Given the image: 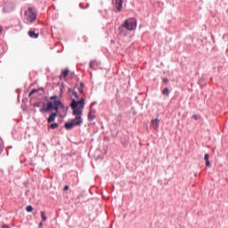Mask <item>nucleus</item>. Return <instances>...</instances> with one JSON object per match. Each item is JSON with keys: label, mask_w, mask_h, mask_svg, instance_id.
I'll return each mask as SVG.
<instances>
[{"label": "nucleus", "mask_w": 228, "mask_h": 228, "mask_svg": "<svg viewBox=\"0 0 228 228\" xmlns=\"http://www.w3.org/2000/svg\"><path fill=\"white\" fill-rule=\"evenodd\" d=\"M192 118H194V120H198L199 117L197 115H193Z\"/></svg>", "instance_id": "nucleus-24"}, {"label": "nucleus", "mask_w": 228, "mask_h": 228, "mask_svg": "<svg viewBox=\"0 0 228 228\" xmlns=\"http://www.w3.org/2000/svg\"><path fill=\"white\" fill-rule=\"evenodd\" d=\"M83 86H85L84 85H83V83H81L80 84V87H78V92H79V94H82V97H81V99H83V97H86V96L85 95V91H83Z\"/></svg>", "instance_id": "nucleus-11"}, {"label": "nucleus", "mask_w": 228, "mask_h": 228, "mask_svg": "<svg viewBox=\"0 0 228 228\" xmlns=\"http://www.w3.org/2000/svg\"><path fill=\"white\" fill-rule=\"evenodd\" d=\"M95 118V110H91L88 114V120H94Z\"/></svg>", "instance_id": "nucleus-8"}, {"label": "nucleus", "mask_w": 228, "mask_h": 228, "mask_svg": "<svg viewBox=\"0 0 228 228\" xmlns=\"http://www.w3.org/2000/svg\"><path fill=\"white\" fill-rule=\"evenodd\" d=\"M204 159H205V161H209V154H205V156H204Z\"/></svg>", "instance_id": "nucleus-20"}, {"label": "nucleus", "mask_w": 228, "mask_h": 228, "mask_svg": "<svg viewBox=\"0 0 228 228\" xmlns=\"http://www.w3.org/2000/svg\"><path fill=\"white\" fill-rule=\"evenodd\" d=\"M123 26H125L127 31H134V29H136V20L134 18L127 19L125 20Z\"/></svg>", "instance_id": "nucleus-4"}, {"label": "nucleus", "mask_w": 228, "mask_h": 228, "mask_svg": "<svg viewBox=\"0 0 228 228\" xmlns=\"http://www.w3.org/2000/svg\"><path fill=\"white\" fill-rule=\"evenodd\" d=\"M206 167H211V162H209V160H206Z\"/></svg>", "instance_id": "nucleus-22"}, {"label": "nucleus", "mask_w": 228, "mask_h": 228, "mask_svg": "<svg viewBox=\"0 0 228 228\" xmlns=\"http://www.w3.org/2000/svg\"><path fill=\"white\" fill-rule=\"evenodd\" d=\"M34 108H40V106H42V102H37L36 103L33 104Z\"/></svg>", "instance_id": "nucleus-16"}, {"label": "nucleus", "mask_w": 228, "mask_h": 228, "mask_svg": "<svg viewBox=\"0 0 228 228\" xmlns=\"http://www.w3.org/2000/svg\"><path fill=\"white\" fill-rule=\"evenodd\" d=\"M67 76H69V69H64V70L61 72V76H60V78H61H61L65 79V77H67Z\"/></svg>", "instance_id": "nucleus-10"}, {"label": "nucleus", "mask_w": 228, "mask_h": 228, "mask_svg": "<svg viewBox=\"0 0 228 228\" xmlns=\"http://www.w3.org/2000/svg\"><path fill=\"white\" fill-rule=\"evenodd\" d=\"M3 33V27L0 26V35Z\"/></svg>", "instance_id": "nucleus-27"}, {"label": "nucleus", "mask_w": 228, "mask_h": 228, "mask_svg": "<svg viewBox=\"0 0 228 228\" xmlns=\"http://www.w3.org/2000/svg\"><path fill=\"white\" fill-rule=\"evenodd\" d=\"M94 66H95V61H92L89 63L90 69H94Z\"/></svg>", "instance_id": "nucleus-19"}, {"label": "nucleus", "mask_w": 228, "mask_h": 228, "mask_svg": "<svg viewBox=\"0 0 228 228\" xmlns=\"http://www.w3.org/2000/svg\"><path fill=\"white\" fill-rule=\"evenodd\" d=\"M3 152V142L0 141V153Z\"/></svg>", "instance_id": "nucleus-21"}, {"label": "nucleus", "mask_w": 228, "mask_h": 228, "mask_svg": "<svg viewBox=\"0 0 228 228\" xmlns=\"http://www.w3.org/2000/svg\"><path fill=\"white\" fill-rule=\"evenodd\" d=\"M37 92H38V89H33V90L29 93L28 96L31 97V95H33V94H37Z\"/></svg>", "instance_id": "nucleus-17"}, {"label": "nucleus", "mask_w": 228, "mask_h": 228, "mask_svg": "<svg viewBox=\"0 0 228 228\" xmlns=\"http://www.w3.org/2000/svg\"><path fill=\"white\" fill-rule=\"evenodd\" d=\"M67 190H69V185L64 186V191H67Z\"/></svg>", "instance_id": "nucleus-25"}, {"label": "nucleus", "mask_w": 228, "mask_h": 228, "mask_svg": "<svg viewBox=\"0 0 228 228\" xmlns=\"http://www.w3.org/2000/svg\"><path fill=\"white\" fill-rule=\"evenodd\" d=\"M50 101L47 102L46 108H42L39 110L41 113H45L47 111H51V110H54V113H52L47 122L48 124H51L52 122H54L56 117H63V115L60 114V111H65V106H63V103H61V100L57 95H53L50 97Z\"/></svg>", "instance_id": "nucleus-2"}, {"label": "nucleus", "mask_w": 228, "mask_h": 228, "mask_svg": "<svg viewBox=\"0 0 228 228\" xmlns=\"http://www.w3.org/2000/svg\"><path fill=\"white\" fill-rule=\"evenodd\" d=\"M162 94H163V95H170V91H168V88L167 87H166V88H164V90L162 91Z\"/></svg>", "instance_id": "nucleus-12"}, {"label": "nucleus", "mask_w": 228, "mask_h": 228, "mask_svg": "<svg viewBox=\"0 0 228 228\" xmlns=\"http://www.w3.org/2000/svg\"><path fill=\"white\" fill-rule=\"evenodd\" d=\"M163 83H168V79L167 78H164L163 79Z\"/></svg>", "instance_id": "nucleus-26"}, {"label": "nucleus", "mask_w": 228, "mask_h": 228, "mask_svg": "<svg viewBox=\"0 0 228 228\" xmlns=\"http://www.w3.org/2000/svg\"><path fill=\"white\" fill-rule=\"evenodd\" d=\"M122 0H113L114 8L117 10V12H122Z\"/></svg>", "instance_id": "nucleus-5"}, {"label": "nucleus", "mask_w": 228, "mask_h": 228, "mask_svg": "<svg viewBox=\"0 0 228 228\" xmlns=\"http://www.w3.org/2000/svg\"><path fill=\"white\" fill-rule=\"evenodd\" d=\"M24 19L27 22H29V24H33V22L37 20V11H35L33 7H28L27 11H25Z\"/></svg>", "instance_id": "nucleus-3"}, {"label": "nucleus", "mask_w": 228, "mask_h": 228, "mask_svg": "<svg viewBox=\"0 0 228 228\" xmlns=\"http://www.w3.org/2000/svg\"><path fill=\"white\" fill-rule=\"evenodd\" d=\"M41 218L43 222H45L47 220V216H45V212L41 211Z\"/></svg>", "instance_id": "nucleus-13"}, {"label": "nucleus", "mask_w": 228, "mask_h": 228, "mask_svg": "<svg viewBox=\"0 0 228 228\" xmlns=\"http://www.w3.org/2000/svg\"><path fill=\"white\" fill-rule=\"evenodd\" d=\"M51 129H58V123H53L50 125Z\"/></svg>", "instance_id": "nucleus-14"}, {"label": "nucleus", "mask_w": 228, "mask_h": 228, "mask_svg": "<svg viewBox=\"0 0 228 228\" xmlns=\"http://www.w3.org/2000/svg\"><path fill=\"white\" fill-rule=\"evenodd\" d=\"M2 228H12L8 224H3Z\"/></svg>", "instance_id": "nucleus-23"}, {"label": "nucleus", "mask_w": 228, "mask_h": 228, "mask_svg": "<svg viewBox=\"0 0 228 228\" xmlns=\"http://www.w3.org/2000/svg\"><path fill=\"white\" fill-rule=\"evenodd\" d=\"M26 211H27L28 213H31V211H33V207H32L31 205L27 206Z\"/></svg>", "instance_id": "nucleus-15"}, {"label": "nucleus", "mask_w": 228, "mask_h": 228, "mask_svg": "<svg viewBox=\"0 0 228 228\" xmlns=\"http://www.w3.org/2000/svg\"><path fill=\"white\" fill-rule=\"evenodd\" d=\"M28 37H30V38H38L39 34L30 30L28 31Z\"/></svg>", "instance_id": "nucleus-9"}, {"label": "nucleus", "mask_w": 228, "mask_h": 228, "mask_svg": "<svg viewBox=\"0 0 228 228\" xmlns=\"http://www.w3.org/2000/svg\"><path fill=\"white\" fill-rule=\"evenodd\" d=\"M118 33L123 37H126L127 35V28H126V26H124V24L118 28Z\"/></svg>", "instance_id": "nucleus-6"}, {"label": "nucleus", "mask_w": 228, "mask_h": 228, "mask_svg": "<svg viewBox=\"0 0 228 228\" xmlns=\"http://www.w3.org/2000/svg\"><path fill=\"white\" fill-rule=\"evenodd\" d=\"M151 124H152V126L155 130L158 129V127H159V119L156 118V119H153L151 121Z\"/></svg>", "instance_id": "nucleus-7"}, {"label": "nucleus", "mask_w": 228, "mask_h": 228, "mask_svg": "<svg viewBox=\"0 0 228 228\" xmlns=\"http://www.w3.org/2000/svg\"><path fill=\"white\" fill-rule=\"evenodd\" d=\"M64 115H67V112H64Z\"/></svg>", "instance_id": "nucleus-29"}, {"label": "nucleus", "mask_w": 228, "mask_h": 228, "mask_svg": "<svg viewBox=\"0 0 228 228\" xmlns=\"http://www.w3.org/2000/svg\"><path fill=\"white\" fill-rule=\"evenodd\" d=\"M42 225H43V224H42V223H40V224H39V227H42Z\"/></svg>", "instance_id": "nucleus-28"}, {"label": "nucleus", "mask_w": 228, "mask_h": 228, "mask_svg": "<svg viewBox=\"0 0 228 228\" xmlns=\"http://www.w3.org/2000/svg\"><path fill=\"white\" fill-rule=\"evenodd\" d=\"M86 98L82 97L79 101H76V99H72V102L70 103V108L73 110V115H75V118H73L70 122L65 123L64 127L68 131L76 127V126H81L83 124V118H81V115H83V110H85Z\"/></svg>", "instance_id": "nucleus-1"}, {"label": "nucleus", "mask_w": 228, "mask_h": 228, "mask_svg": "<svg viewBox=\"0 0 228 228\" xmlns=\"http://www.w3.org/2000/svg\"><path fill=\"white\" fill-rule=\"evenodd\" d=\"M72 95L75 97V99H79V96L77 95V93L76 91H72Z\"/></svg>", "instance_id": "nucleus-18"}]
</instances>
